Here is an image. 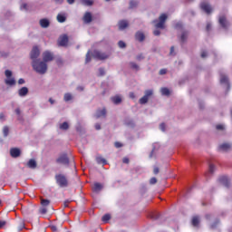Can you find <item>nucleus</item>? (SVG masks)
<instances>
[{
	"label": "nucleus",
	"instance_id": "1",
	"mask_svg": "<svg viewBox=\"0 0 232 232\" xmlns=\"http://www.w3.org/2000/svg\"><path fill=\"white\" fill-rule=\"evenodd\" d=\"M32 66L34 72L40 75H44V73L48 72V64H46L44 61L34 60L32 62Z\"/></svg>",
	"mask_w": 232,
	"mask_h": 232
},
{
	"label": "nucleus",
	"instance_id": "2",
	"mask_svg": "<svg viewBox=\"0 0 232 232\" xmlns=\"http://www.w3.org/2000/svg\"><path fill=\"white\" fill-rule=\"evenodd\" d=\"M169 17V14L166 13H162L160 14L159 18L154 21V28H160V30L166 29V21H168V18Z\"/></svg>",
	"mask_w": 232,
	"mask_h": 232
},
{
	"label": "nucleus",
	"instance_id": "3",
	"mask_svg": "<svg viewBox=\"0 0 232 232\" xmlns=\"http://www.w3.org/2000/svg\"><path fill=\"white\" fill-rule=\"evenodd\" d=\"M55 180L60 188H68V179L64 174H56Z\"/></svg>",
	"mask_w": 232,
	"mask_h": 232
},
{
	"label": "nucleus",
	"instance_id": "4",
	"mask_svg": "<svg viewBox=\"0 0 232 232\" xmlns=\"http://www.w3.org/2000/svg\"><path fill=\"white\" fill-rule=\"evenodd\" d=\"M110 55H111L110 53H102L98 50H94L92 53V57L94 59H98V61H105V59L110 58Z\"/></svg>",
	"mask_w": 232,
	"mask_h": 232
},
{
	"label": "nucleus",
	"instance_id": "5",
	"mask_svg": "<svg viewBox=\"0 0 232 232\" xmlns=\"http://www.w3.org/2000/svg\"><path fill=\"white\" fill-rule=\"evenodd\" d=\"M56 162L58 164H63V166H70V159L68 158L67 154L60 155V157L56 160Z\"/></svg>",
	"mask_w": 232,
	"mask_h": 232
},
{
	"label": "nucleus",
	"instance_id": "6",
	"mask_svg": "<svg viewBox=\"0 0 232 232\" xmlns=\"http://www.w3.org/2000/svg\"><path fill=\"white\" fill-rule=\"evenodd\" d=\"M39 55H41V51L39 50V47L37 46H34L31 53H30V57L32 59V61H39V59H37V57H39Z\"/></svg>",
	"mask_w": 232,
	"mask_h": 232
},
{
	"label": "nucleus",
	"instance_id": "7",
	"mask_svg": "<svg viewBox=\"0 0 232 232\" xmlns=\"http://www.w3.org/2000/svg\"><path fill=\"white\" fill-rule=\"evenodd\" d=\"M160 150V143H154L152 145V150L149 155L150 159H157V152Z\"/></svg>",
	"mask_w": 232,
	"mask_h": 232
},
{
	"label": "nucleus",
	"instance_id": "8",
	"mask_svg": "<svg viewBox=\"0 0 232 232\" xmlns=\"http://www.w3.org/2000/svg\"><path fill=\"white\" fill-rule=\"evenodd\" d=\"M200 8L203 10V12H206V14H211V12H213V7H211L208 2H202L200 4Z\"/></svg>",
	"mask_w": 232,
	"mask_h": 232
},
{
	"label": "nucleus",
	"instance_id": "9",
	"mask_svg": "<svg viewBox=\"0 0 232 232\" xmlns=\"http://www.w3.org/2000/svg\"><path fill=\"white\" fill-rule=\"evenodd\" d=\"M43 60L45 63H50L51 61H53V54L49 51H45L43 53Z\"/></svg>",
	"mask_w": 232,
	"mask_h": 232
},
{
	"label": "nucleus",
	"instance_id": "10",
	"mask_svg": "<svg viewBox=\"0 0 232 232\" xmlns=\"http://www.w3.org/2000/svg\"><path fill=\"white\" fill-rule=\"evenodd\" d=\"M82 21L85 24H90V23L93 21V16L92 15V13L86 12L82 17Z\"/></svg>",
	"mask_w": 232,
	"mask_h": 232
},
{
	"label": "nucleus",
	"instance_id": "11",
	"mask_svg": "<svg viewBox=\"0 0 232 232\" xmlns=\"http://www.w3.org/2000/svg\"><path fill=\"white\" fill-rule=\"evenodd\" d=\"M59 46H68V35L63 34L58 40Z\"/></svg>",
	"mask_w": 232,
	"mask_h": 232
},
{
	"label": "nucleus",
	"instance_id": "12",
	"mask_svg": "<svg viewBox=\"0 0 232 232\" xmlns=\"http://www.w3.org/2000/svg\"><path fill=\"white\" fill-rule=\"evenodd\" d=\"M220 83L226 86V88H229V79L224 73L220 74Z\"/></svg>",
	"mask_w": 232,
	"mask_h": 232
},
{
	"label": "nucleus",
	"instance_id": "13",
	"mask_svg": "<svg viewBox=\"0 0 232 232\" xmlns=\"http://www.w3.org/2000/svg\"><path fill=\"white\" fill-rule=\"evenodd\" d=\"M10 155L13 159H17V157H21V150L18 148H12L10 150Z\"/></svg>",
	"mask_w": 232,
	"mask_h": 232
},
{
	"label": "nucleus",
	"instance_id": "14",
	"mask_svg": "<svg viewBox=\"0 0 232 232\" xmlns=\"http://www.w3.org/2000/svg\"><path fill=\"white\" fill-rule=\"evenodd\" d=\"M218 22L222 28H227L229 26V22H227L225 15L219 16Z\"/></svg>",
	"mask_w": 232,
	"mask_h": 232
},
{
	"label": "nucleus",
	"instance_id": "15",
	"mask_svg": "<svg viewBox=\"0 0 232 232\" xmlns=\"http://www.w3.org/2000/svg\"><path fill=\"white\" fill-rule=\"evenodd\" d=\"M119 30H126L128 26H130V24L128 23V20H121L118 23Z\"/></svg>",
	"mask_w": 232,
	"mask_h": 232
},
{
	"label": "nucleus",
	"instance_id": "16",
	"mask_svg": "<svg viewBox=\"0 0 232 232\" xmlns=\"http://www.w3.org/2000/svg\"><path fill=\"white\" fill-rule=\"evenodd\" d=\"M19 97H26L28 95V87H22L18 90Z\"/></svg>",
	"mask_w": 232,
	"mask_h": 232
},
{
	"label": "nucleus",
	"instance_id": "17",
	"mask_svg": "<svg viewBox=\"0 0 232 232\" xmlns=\"http://www.w3.org/2000/svg\"><path fill=\"white\" fill-rule=\"evenodd\" d=\"M102 190V184L99 183V182H95L93 184V187H92V191L94 193H99L100 191Z\"/></svg>",
	"mask_w": 232,
	"mask_h": 232
},
{
	"label": "nucleus",
	"instance_id": "18",
	"mask_svg": "<svg viewBox=\"0 0 232 232\" xmlns=\"http://www.w3.org/2000/svg\"><path fill=\"white\" fill-rule=\"evenodd\" d=\"M145 37L146 36L144 35V33H142L140 31H138L135 34L136 41H139L140 43H142V41H144Z\"/></svg>",
	"mask_w": 232,
	"mask_h": 232
},
{
	"label": "nucleus",
	"instance_id": "19",
	"mask_svg": "<svg viewBox=\"0 0 232 232\" xmlns=\"http://www.w3.org/2000/svg\"><path fill=\"white\" fill-rule=\"evenodd\" d=\"M56 19L58 23H66V13L58 14Z\"/></svg>",
	"mask_w": 232,
	"mask_h": 232
},
{
	"label": "nucleus",
	"instance_id": "20",
	"mask_svg": "<svg viewBox=\"0 0 232 232\" xmlns=\"http://www.w3.org/2000/svg\"><path fill=\"white\" fill-rule=\"evenodd\" d=\"M160 93L161 95H163L164 97H169V95H171V90H169L167 87H162L160 89Z\"/></svg>",
	"mask_w": 232,
	"mask_h": 232
},
{
	"label": "nucleus",
	"instance_id": "21",
	"mask_svg": "<svg viewBox=\"0 0 232 232\" xmlns=\"http://www.w3.org/2000/svg\"><path fill=\"white\" fill-rule=\"evenodd\" d=\"M40 26H42V28H48V26H50V20L46 18L41 19Z\"/></svg>",
	"mask_w": 232,
	"mask_h": 232
},
{
	"label": "nucleus",
	"instance_id": "22",
	"mask_svg": "<svg viewBox=\"0 0 232 232\" xmlns=\"http://www.w3.org/2000/svg\"><path fill=\"white\" fill-rule=\"evenodd\" d=\"M27 167L31 169H35V168H37V161H35L34 159L29 160L27 162Z\"/></svg>",
	"mask_w": 232,
	"mask_h": 232
},
{
	"label": "nucleus",
	"instance_id": "23",
	"mask_svg": "<svg viewBox=\"0 0 232 232\" xmlns=\"http://www.w3.org/2000/svg\"><path fill=\"white\" fill-rule=\"evenodd\" d=\"M111 101L113 102V104H121V102H122V98H121L120 95H116L111 97Z\"/></svg>",
	"mask_w": 232,
	"mask_h": 232
},
{
	"label": "nucleus",
	"instance_id": "24",
	"mask_svg": "<svg viewBox=\"0 0 232 232\" xmlns=\"http://www.w3.org/2000/svg\"><path fill=\"white\" fill-rule=\"evenodd\" d=\"M231 149V144L229 143H223L219 145L220 151H227Z\"/></svg>",
	"mask_w": 232,
	"mask_h": 232
},
{
	"label": "nucleus",
	"instance_id": "25",
	"mask_svg": "<svg viewBox=\"0 0 232 232\" xmlns=\"http://www.w3.org/2000/svg\"><path fill=\"white\" fill-rule=\"evenodd\" d=\"M101 117H106V109L98 110L96 111V119H101Z\"/></svg>",
	"mask_w": 232,
	"mask_h": 232
},
{
	"label": "nucleus",
	"instance_id": "26",
	"mask_svg": "<svg viewBox=\"0 0 232 232\" xmlns=\"http://www.w3.org/2000/svg\"><path fill=\"white\" fill-rule=\"evenodd\" d=\"M198 224H200V218L194 217L192 218V226H194V227H197V226H198Z\"/></svg>",
	"mask_w": 232,
	"mask_h": 232
},
{
	"label": "nucleus",
	"instance_id": "27",
	"mask_svg": "<svg viewBox=\"0 0 232 232\" xmlns=\"http://www.w3.org/2000/svg\"><path fill=\"white\" fill-rule=\"evenodd\" d=\"M111 219V216L110 214H105L102 216V220L104 222V224H107V222H110Z\"/></svg>",
	"mask_w": 232,
	"mask_h": 232
},
{
	"label": "nucleus",
	"instance_id": "28",
	"mask_svg": "<svg viewBox=\"0 0 232 232\" xmlns=\"http://www.w3.org/2000/svg\"><path fill=\"white\" fill-rule=\"evenodd\" d=\"M96 160L98 164H102V166H106V164H108V161H106V160L102 157H98Z\"/></svg>",
	"mask_w": 232,
	"mask_h": 232
},
{
	"label": "nucleus",
	"instance_id": "29",
	"mask_svg": "<svg viewBox=\"0 0 232 232\" xmlns=\"http://www.w3.org/2000/svg\"><path fill=\"white\" fill-rule=\"evenodd\" d=\"M80 3L84 5V6H92V5H93V1L92 0H80Z\"/></svg>",
	"mask_w": 232,
	"mask_h": 232
},
{
	"label": "nucleus",
	"instance_id": "30",
	"mask_svg": "<svg viewBox=\"0 0 232 232\" xmlns=\"http://www.w3.org/2000/svg\"><path fill=\"white\" fill-rule=\"evenodd\" d=\"M72 99H73V96H72V94L69 92L65 93L63 96V101H65V102H68L69 101H72Z\"/></svg>",
	"mask_w": 232,
	"mask_h": 232
},
{
	"label": "nucleus",
	"instance_id": "31",
	"mask_svg": "<svg viewBox=\"0 0 232 232\" xmlns=\"http://www.w3.org/2000/svg\"><path fill=\"white\" fill-rule=\"evenodd\" d=\"M69 128H70V125L68 124L67 121H64L63 123L60 124V130H69Z\"/></svg>",
	"mask_w": 232,
	"mask_h": 232
},
{
	"label": "nucleus",
	"instance_id": "32",
	"mask_svg": "<svg viewBox=\"0 0 232 232\" xmlns=\"http://www.w3.org/2000/svg\"><path fill=\"white\" fill-rule=\"evenodd\" d=\"M41 205L43 208H46L47 206H50V200L42 198Z\"/></svg>",
	"mask_w": 232,
	"mask_h": 232
},
{
	"label": "nucleus",
	"instance_id": "33",
	"mask_svg": "<svg viewBox=\"0 0 232 232\" xmlns=\"http://www.w3.org/2000/svg\"><path fill=\"white\" fill-rule=\"evenodd\" d=\"M5 84L8 86H14V84H15V79L10 78L9 80H5Z\"/></svg>",
	"mask_w": 232,
	"mask_h": 232
},
{
	"label": "nucleus",
	"instance_id": "34",
	"mask_svg": "<svg viewBox=\"0 0 232 232\" xmlns=\"http://www.w3.org/2000/svg\"><path fill=\"white\" fill-rule=\"evenodd\" d=\"M3 133L4 137H8V134L10 133V128H8V126H5L3 128Z\"/></svg>",
	"mask_w": 232,
	"mask_h": 232
},
{
	"label": "nucleus",
	"instance_id": "35",
	"mask_svg": "<svg viewBox=\"0 0 232 232\" xmlns=\"http://www.w3.org/2000/svg\"><path fill=\"white\" fill-rule=\"evenodd\" d=\"M160 173V168L159 165H154L153 166V175H159Z\"/></svg>",
	"mask_w": 232,
	"mask_h": 232
},
{
	"label": "nucleus",
	"instance_id": "36",
	"mask_svg": "<svg viewBox=\"0 0 232 232\" xmlns=\"http://www.w3.org/2000/svg\"><path fill=\"white\" fill-rule=\"evenodd\" d=\"M220 181L222 182V184H224V186H228L229 184V180L227 179V177L220 178Z\"/></svg>",
	"mask_w": 232,
	"mask_h": 232
},
{
	"label": "nucleus",
	"instance_id": "37",
	"mask_svg": "<svg viewBox=\"0 0 232 232\" xmlns=\"http://www.w3.org/2000/svg\"><path fill=\"white\" fill-rule=\"evenodd\" d=\"M39 213L41 215H46V213H48V208H46V207H42L39 208Z\"/></svg>",
	"mask_w": 232,
	"mask_h": 232
},
{
	"label": "nucleus",
	"instance_id": "38",
	"mask_svg": "<svg viewBox=\"0 0 232 232\" xmlns=\"http://www.w3.org/2000/svg\"><path fill=\"white\" fill-rule=\"evenodd\" d=\"M130 66L131 70H136V72L139 71V66L137 63L130 62Z\"/></svg>",
	"mask_w": 232,
	"mask_h": 232
},
{
	"label": "nucleus",
	"instance_id": "39",
	"mask_svg": "<svg viewBox=\"0 0 232 232\" xmlns=\"http://www.w3.org/2000/svg\"><path fill=\"white\" fill-rule=\"evenodd\" d=\"M138 5H139V3L137 1L131 0L130 2V8H137Z\"/></svg>",
	"mask_w": 232,
	"mask_h": 232
},
{
	"label": "nucleus",
	"instance_id": "40",
	"mask_svg": "<svg viewBox=\"0 0 232 232\" xmlns=\"http://www.w3.org/2000/svg\"><path fill=\"white\" fill-rule=\"evenodd\" d=\"M156 183H157V178L155 177L150 178V179L149 180V184L150 186H155Z\"/></svg>",
	"mask_w": 232,
	"mask_h": 232
},
{
	"label": "nucleus",
	"instance_id": "41",
	"mask_svg": "<svg viewBox=\"0 0 232 232\" xmlns=\"http://www.w3.org/2000/svg\"><path fill=\"white\" fill-rule=\"evenodd\" d=\"M92 61V55H90V51L86 53V58H85V63L88 64Z\"/></svg>",
	"mask_w": 232,
	"mask_h": 232
},
{
	"label": "nucleus",
	"instance_id": "42",
	"mask_svg": "<svg viewBox=\"0 0 232 232\" xmlns=\"http://www.w3.org/2000/svg\"><path fill=\"white\" fill-rule=\"evenodd\" d=\"M216 129L218 130L219 131H224V130H226V126L224 124H218L216 126Z\"/></svg>",
	"mask_w": 232,
	"mask_h": 232
},
{
	"label": "nucleus",
	"instance_id": "43",
	"mask_svg": "<svg viewBox=\"0 0 232 232\" xmlns=\"http://www.w3.org/2000/svg\"><path fill=\"white\" fill-rule=\"evenodd\" d=\"M104 75H106V71H104V68L101 67L99 69V77H102Z\"/></svg>",
	"mask_w": 232,
	"mask_h": 232
},
{
	"label": "nucleus",
	"instance_id": "44",
	"mask_svg": "<svg viewBox=\"0 0 232 232\" xmlns=\"http://www.w3.org/2000/svg\"><path fill=\"white\" fill-rule=\"evenodd\" d=\"M160 30H162V29L155 27V29L153 31V34L156 36L160 35Z\"/></svg>",
	"mask_w": 232,
	"mask_h": 232
},
{
	"label": "nucleus",
	"instance_id": "45",
	"mask_svg": "<svg viewBox=\"0 0 232 232\" xmlns=\"http://www.w3.org/2000/svg\"><path fill=\"white\" fill-rule=\"evenodd\" d=\"M186 39H188V34L186 32H183L181 34V41L184 43V41H186Z\"/></svg>",
	"mask_w": 232,
	"mask_h": 232
},
{
	"label": "nucleus",
	"instance_id": "46",
	"mask_svg": "<svg viewBox=\"0 0 232 232\" xmlns=\"http://www.w3.org/2000/svg\"><path fill=\"white\" fill-rule=\"evenodd\" d=\"M118 46H120V48H126V43H124L123 41H120L118 43Z\"/></svg>",
	"mask_w": 232,
	"mask_h": 232
},
{
	"label": "nucleus",
	"instance_id": "47",
	"mask_svg": "<svg viewBox=\"0 0 232 232\" xmlns=\"http://www.w3.org/2000/svg\"><path fill=\"white\" fill-rule=\"evenodd\" d=\"M5 77H7V79H10V77H12V71L5 70Z\"/></svg>",
	"mask_w": 232,
	"mask_h": 232
},
{
	"label": "nucleus",
	"instance_id": "48",
	"mask_svg": "<svg viewBox=\"0 0 232 232\" xmlns=\"http://www.w3.org/2000/svg\"><path fill=\"white\" fill-rule=\"evenodd\" d=\"M153 95V90H148L146 92V97H151Z\"/></svg>",
	"mask_w": 232,
	"mask_h": 232
},
{
	"label": "nucleus",
	"instance_id": "49",
	"mask_svg": "<svg viewBox=\"0 0 232 232\" xmlns=\"http://www.w3.org/2000/svg\"><path fill=\"white\" fill-rule=\"evenodd\" d=\"M140 104H146V95L140 100Z\"/></svg>",
	"mask_w": 232,
	"mask_h": 232
},
{
	"label": "nucleus",
	"instance_id": "50",
	"mask_svg": "<svg viewBox=\"0 0 232 232\" xmlns=\"http://www.w3.org/2000/svg\"><path fill=\"white\" fill-rule=\"evenodd\" d=\"M160 130L161 131H166V124L161 123V124L160 125Z\"/></svg>",
	"mask_w": 232,
	"mask_h": 232
},
{
	"label": "nucleus",
	"instance_id": "51",
	"mask_svg": "<svg viewBox=\"0 0 232 232\" xmlns=\"http://www.w3.org/2000/svg\"><path fill=\"white\" fill-rule=\"evenodd\" d=\"M209 173H215V165H209Z\"/></svg>",
	"mask_w": 232,
	"mask_h": 232
},
{
	"label": "nucleus",
	"instance_id": "52",
	"mask_svg": "<svg viewBox=\"0 0 232 232\" xmlns=\"http://www.w3.org/2000/svg\"><path fill=\"white\" fill-rule=\"evenodd\" d=\"M5 226H6V221L0 220V229H2V227H5Z\"/></svg>",
	"mask_w": 232,
	"mask_h": 232
},
{
	"label": "nucleus",
	"instance_id": "53",
	"mask_svg": "<svg viewBox=\"0 0 232 232\" xmlns=\"http://www.w3.org/2000/svg\"><path fill=\"white\" fill-rule=\"evenodd\" d=\"M169 55H175V47L174 46L170 47Z\"/></svg>",
	"mask_w": 232,
	"mask_h": 232
},
{
	"label": "nucleus",
	"instance_id": "54",
	"mask_svg": "<svg viewBox=\"0 0 232 232\" xmlns=\"http://www.w3.org/2000/svg\"><path fill=\"white\" fill-rule=\"evenodd\" d=\"M114 146H115V148H122V143H121V142H119V141H116V142L114 143Z\"/></svg>",
	"mask_w": 232,
	"mask_h": 232
},
{
	"label": "nucleus",
	"instance_id": "55",
	"mask_svg": "<svg viewBox=\"0 0 232 232\" xmlns=\"http://www.w3.org/2000/svg\"><path fill=\"white\" fill-rule=\"evenodd\" d=\"M123 164H130V159L129 158H123L122 160Z\"/></svg>",
	"mask_w": 232,
	"mask_h": 232
},
{
	"label": "nucleus",
	"instance_id": "56",
	"mask_svg": "<svg viewBox=\"0 0 232 232\" xmlns=\"http://www.w3.org/2000/svg\"><path fill=\"white\" fill-rule=\"evenodd\" d=\"M201 57H202L203 59H206V57H208V52H206V51L202 52V53H201Z\"/></svg>",
	"mask_w": 232,
	"mask_h": 232
},
{
	"label": "nucleus",
	"instance_id": "57",
	"mask_svg": "<svg viewBox=\"0 0 232 232\" xmlns=\"http://www.w3.org/2000/svg\"><path fill=\"white\" fill-rule=\"evenodd\" d=\"M21 8L24 9V10H28V5L23 4V5H21Z\"/></svg>",
	"mask_w": 232,
	"mask_h": 232
},
{
	"label": "nucleus",
	"instance_id": "58",
	"mask_svg": "<svg viewBox=\"0 0 232 232\" xmlns=\"http://www.w3.org/2000/svg\"><path fill=\"white\" fill-rule=\"evenodd\" d=\"M166 69H161L160 71V75H166Z\"/></svg>",
	"mask_w": 232,
	"mask_h": 232
},
{
	"label": "nucleus",
	"instance_id": "59",
	"mask_svg": "<svg viewBox=\"0 0 232 232\" xmlns=\"http://www.w3.org/2000/svg\"><path fill=\"white\" fill-rule=\"evenodd\" d=\"M18 84H24V79L20 78V79L18 80Z\"/></svg>",
	"mask_w": 232,
	"mask_h": 232
},
{
	"label": "nucleus",
	"instance_id": "60",
	"mask_svg": "<svg viewBox=\"0 0 232 232\" xmlns=\"http://www.w3.org/2000/svg\"><path fill=\"white\" fill-rule=\"evenodd\" d=\"M137 61H141V59H144V56L142 54H140L137 56Z\"/></svg>",
	"mask_w": 232,
	"mask_h": 232
},
{
	"label": "nucleus",
	"instance_id": "61",
	"mask_svg": "<svg viewBox=\"0 0 232 232\" xmlns=\"http://www.w3.org/2000/svg\"><path fill=\"white\" fill-rule=\"evenodd\" d=\"M14 111H15L16 115H21V109L17 108V109H15Z\"/></svg>",
	"mask_w": 232,
	"mask_h": 232
},
{
	"label": "nucleus",
	"instance_id": "62",
	"mask_svg": "<svg viewBox=\"0 0 232 232\" xmlns=\"http://www.w3.org/2000/svg\"><path fill=\"white\" fill-rule=\"evenodd\" d=\"M0 121H5V113H0Z\"/></svg>",
	"mask_w": 232,
	"mask_h": 232
},
{
	"label": "nucleus",
	"instance_id": "63",
	"mask_svg": "<svg viewBox=\"0 0 232 232\" xmlns=\"http://www.w3.org/2000/svg\"><path fill=\"white\" fill-rule=\"evenodd\" d=\"M129 97H130V99H135V93L130 92Z\"/></svg>",
	"mask_w": 232,
	"mask_h": 232
},
{
	"label": "nucleus",
	"instance_id": "64",
	"mask_svg": "<svg viewBox=\"0 0 232 232\" xmlns=\"http://www.w3.org/2000/svg\"><path fill=\"white\" fill-rule=\"evenodd\" d=\"M95 130H101V124L96 123L95 124Z\"/></svg>",
	"mask_w": 232,
	"mask_h": 232
}]
</instances>
